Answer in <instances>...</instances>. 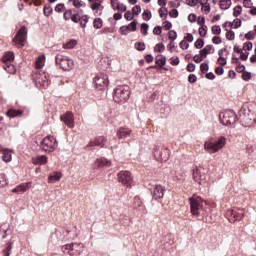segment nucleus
Listing matches in <instances>:
<instances>
[{
  "mask_svg": "<svg viewBox=\"0 0 256 256\" xmlns=\"http://www.w3.org/2000/svg\"><path fill=\"white\" fill-rule=\"evenodd\" d=\"M93 26L95 29H101V27H103V20H101V18L94 19Z\"/></svg>",
  "mask_w": 256,
  "mask_h": 256,
  "instance_id": "obj_34",
  "label": "nucleus"
},
{
  "mask_svg": "<svg viewBox=\"0 0 256 256\" xmlns=\"http://www.w3.org/2000/svg\"><path fill=\"white\" fill-rule=\"evenodd\" d=\"M63 174L59 171L54 172L48 177V183H55V181H61Z\"/></svg>",
  "mask_w": 256,
  "mask_h": 256,
  "instance_id": "obj_21",
  "label": "nucleus"
},
{
  "mask_svg": "<svg viewBox=\"0 0 256 256\" xmlns=\"http://www.w3.org/2000/svg\"><path fill=\"white\" fill-rule=\"evenodd\" d=\"M99 7H101V3H99V2H92V5H91L92 11H97V9H99Z\"/></svg>",
  "mask_w": 256,
  "mask_h": 256,
  "instance_id": "obj_59",
  "label": "nucleus"
},
{
  "mask_svg": "<svg viewBox=\"0 0 256 256\" xmlns=\"http://www.w3.org/2000/svg\"><path fill=\"white\" fill-rule=\"evenodd\" d=\"M187 71H188L189 73H193V71H195V64L189 63V64L187 65Z\"/></svg>",
  "mask_w": 256,
  "mask_h": 256,
  "instance_id": "obj_64",
  "label": "nucleus"
},
{
  "mask_svg": "<svg viewBox=\"0 0 256 256\" xmlns=\"http://www.w3.org/2000/svg\"><path fill=\"white\" fill-rule=\"evenodd\" d=\"M118 181L126 187H131V184L133 183V176H131V172L124 170L118 173Z\"/></svg>",
  "mask_w": 256,
  "mask_h": 256,
  "instance_id": "obj_11",
  "label": "nucleus"
},
{
  "mask_svg": "<svg viewBox=\"0 0 256 256\" xmlns=\"http://www.w3.org/2000/svg\"><path fill=\"white\" fill-rule=\"evenodd\" d=\"M212 33L213 35H221V26L219 25L212 26Z\"/></svg>",
  "mask_w": 256,
  "mask_h": 256,
  "instance_id": "obj_39",
  "label": "nucleus"
},
{
  "mask_svg": "<svg viewBox=\"0 0 256 256\" xmlns=\"http://www.w3.org/2000/svg\"><path fill=\"white\" fill-rule=\"evenodd\" d=\"M227 145V138L225 136H220L216 139L215 142L208 140L204 143V151L209 153V155H213L221 151L223 147Z\"/></svg>",
  "mask_w": 256,
  "mask_h": 256,
  "instance_id": "obj_2",
  "label": "nucleus"
},
{
  "mask_svg": "<svg viewBox=\"0 0 256 256\" xmlns=\"http://www.w3.org/2000/svg\"><path fill=\"white\" fill-rule=\"evenodd\" d=\"M226 33V39H228V41H233L235 39V32H233L232 30H227Z\"/></svg>",
  "mask_w": 256,
  "mask_h": 256,
  "instance_id": "obj_36",
  "label": "nucleus"
},
{
  "mask_svg": "<svg viewBox=\"0 0 256 256\" xmlns=\"http://www.w3.org/2000/svg\"><path fill=\"white\" fill-rule=\"evenodd\" d=\"M124 19H126L127 21H131L133 19V14H131V11L125 12Z\"/></svg>",
  "mask_w": 256,
  "mask_h": 256,
  "instance_id": "obj_57",
  "label": "nucleus"
},
{
  "mask_svg": "<svg viewBox=\"0 0 256 256\" xmlns=\"http://www.w3.org/2000/svg\"><path fill=\"white\" fill-rule=\"evenodd\" d=\"M4 69L7 73H10V75H15V73H17V68L13 63L4 64Z\"/></svg>",
  "mask_w": 256,
  "mask_h": 256,
  "instance_id": "obj_25",
  "label": "nucleus"
},
{
  "mask_svg": "<svg viewBox=\"0 0 256 256\" xmlns=\"http://www.w3.org/2000/svg\"><path fill=\"white\" fill-rule=\"evenodd\" d=\"M242 79H243V81H249V79H251V73L243 72L242 73Z\"/></svg>",
  "mask_w": 256,
  "mask_h": 256,
  "instance_id": "obj_55",
  "label": "nucleus"
},
{
  "mask_svg": "<svg viewBox=\"0 0 256 256\" xmlns=\"http://www.w3.org/2000/svg\"><path fill=\"white\" fill-rule=\"evenodd\" d=\"M197 23L200 27L205 26V17H198Z\"/></svg>",
  "mask_w": 256,
  "mask_h": 256,
  "instance_id": "obj_63",
  "label": "nucleus"
},
{
  "mask_svg": "<svg viewBox=\"0 0 256 256\" xmlns=\"http://www.w3.org/2000/svg\"><path fill=\"white\" fill-rule=\"evenodd\" d=\"M218 65H221V67H225L227 65V59L225 57H219L217 60Z\"/></svg>",
  "mask_w": 256,
  "mask_h": 256,
  "instance_id": "obj_45",
  "label": "nucleus"
},
{
  "mask_svg": "<svg viewBox=\"0 0 256 256\" xmlns=\"http://www.w3.org/2000/svg\"><path fill=\"white\" fill-rule=\"evenodd\" d=\"M88 22H89V16H87V15H83L79 19L80 27H82L83 29H85L87 27Z\"/></svg>",
  "mask_w": 256,
  "mask_h": 256,
  "instance_id": "obj_30",
  "label": "nucleus"
},
{
  "mask_svg": "<svg viewBox=\"0 0 256 256\" xmlns=\"http://www.w3.org/2000/svg\"><path fill=\"white\" fill-rule=\"evenodd\" d=\"M131 95V92L129 91V86L122 85L117 86L114 90V96L113 99L115 103H125L129 100V96Z\"/></svg>",
  "mask_w": 256,
  "mask_h": 256,
  "instance_id": "obj_3",
  "label": "nucleus"
},
{
  "mask_svg": "<svg viewBox=\"0 0 256 256\" xmlns=\"http://www.w3.org/2000/svg\"><path fill=\"white\" fill-rule=\"evenodd\" d=\"M77 46V40H70L63 45V49H74Z\"/></svg>",
  "mask_w": 256,
  "mask_h": 256,
  "instance_id": "obj_31",
  "label": "nucleus"
},
{
  "mask_svg": "<svg viewBox=\"0 0 256 256\" xmlns=\"http://www.w3.org/2000/svg\"><path fill=\"white\" fill-rule=\"evenodd\" d=\"M51 13H53V8L51 6L44 7V15L45 17H50Z\"/></svg>",
  "mask_w": 256,
  "mask_h": 256,
  "instance_id": "obj_40",
  "label": "nucleus"
},
{
  "mask_svg": "<svg viewBox=\"0 0 256 256\" xmlns=\"http://www.w3.org/2000/svg\"><path fill=\"white\" fill-rule=\"evenodd\" d=\"M190 209L193 217H201L206 213L205 205L207 203L199 196H193L189 198Z\"/></svg>",
  "mask_w": 256,
  "mask_h": 256,
  "instance_id": "obj_1",
  "label": "nucleus"
},
{
  "mask_svg": "<svg viewBox=\"0 0 256 256\" xmlns=\"http://www.w3.org/2000/svg\"><path fill=\"white\" fill-rule=\"evenodd\" d=\"M84 247L85 246L83 245V243L66 244L62 246V252L64 253V255L77 256L83 253Z\"/></svg>",
  "mask_w": 256,
  "mask_h": 256,
  "instance_id": "obj_4",
  "label": "nucleus"
},
{
  "mask_svg": "<svg viewBox=\"0 0 256 256\" xmlns=\"http://www.w3.org/2000/svg\"><path fill=\"white\" fill-rule=\"evenodd\" d=\"M21 115H23V110H15L11 108L7 111V117H10L11 119H15V117H19Z\"/></svg>",
  "mask_w": 256,
  "mask_h": 256,
  "instance_id": "obj_22",
  "label": "nucleus"
},
{
  "mask_svg": "<svg viewBox=\"0 0 256 256\" xmlns=\"http://www.w3.org/2000/svg\"><path fill=\"white\" fill-rule=\"evenodd\" d=\"M94 83L99 91H103L109 85V77L105 73H100L95 77Z\"/></svg>",
  "mask_w": 256,
  "mask_h": 256,
  "instance_id": "obj_10",
  "label": "nucleus"
},
{
  "mask_svg": "<svg viewBox=\"0 0 256 256\" xmlns=\"http://www.w3.org/2000/svg\"><path fill=\"white\" fill-rule=\"evenodd\" d=\"M193 179L195 181H199V168H195L192 170Z\"/></svg>",
  "mask_w": 256,
  "mask_h": 256,
  "instance_id": "obj_49",
  "label": "nucleus"
},
{
  "mask_svg": "<svg viewBox=\"0 0 256 256\" xmlns=\"http://www.w3.org/2000/svg\"><path fill=\"white\" fill-rule=\"evenodd\" d=\"M25 41H27V28L23 26L14 37L13 43L16 47H25Z\"/></svg>",
  "mask_w": 256,
  "mask_h": 256,
  "instance_id": "obj_8",
  "label": "nucleus"
},
{
  "mask_svg": "<svg viewBox=\"0 0 256 256\" xmlns=\"http://www.w3.org/2000/svg\"><path fill=\"white\" fill-rule=\"evenodd\" d=\"M2 160L5 163H9L11 161V151L7 149L2 150Z\"/></svg>",
  "mask_w": 256,
  "mask_h": 256,
  "instance_id": "obj_26",
  "label": "nucleus"
},
{
  "mask_svg": "<svg viewBox=\"0 0 256 256\" xmlns=\"http://www.w3.org/2000/svg\"><path fill=\"white\" fill-rule=\"evenodd\" d=\"M170 63H171V65H174V66L179 65V57H172L170 59Z\"/></svg>",
  "mask_w": 256,
  "mask_h": 256,
  "instance_id": "obj_60",
  "label": "nucleus"
},
{
  "mask_svg": "<svg viewBox=\"0 0 256 256\" xmlns=\"http://www.w3.org/2000/svg\"><path fill=\"white\" fill-rule=\"evenodd\" d=\"M227 215L230 217V222L235 223V221H243L245 217V209L237 208L228 210Z\"/></svg>",
  "mask_w": 256,
  "mask_h": 256,
  "instance_id": "obj_9",
  "label": "nucleus"
},
{
  "mask_svg": "<svg viewBox=\"0 0 256 256\" xmlns=\"http://www.w3.org/2000/svg\"><path fill=\"white\" fill-rule=\"evenodd\" d=\"M241 13H243V7L241 6H236L233 9V17H239V15H241Z\"/></svg>",
  "mask_w": 256,
  "mask_h": 256,
  "instance_id": "obj_32",
  "label": "nucleus"
},
{
  "mask_svg": "<svg viewBox=\"0 0 256 256\" xmlns=\"http://www.w3.org/2000/svg\"><path fill=\"white\" fill-rule=\"evenodd\" d=\"M107 143V138L104 136L96 137L94 140H91L87 147H105V144Z\"/></svg>",
  "mask_w": 256,
  "mask_h": 256,
  "instance_id": "obj_15",
  "label": "nucleus"
},
{
  "mask_svg": "<svg viewBox=\"0 0 256 256\" xmlns=\"http://www.w3.org/2000/svg\"><path fill=\"white\" fill-rule=\"evenodd\" d=\"M36 69H43L45 67V55L38 56L35 61Z\"/></svg>",
  "mask_w": 256,
  "mask_h": 256,
  "instance_id": "obj_23",
  "label": "nucleus"
},
{
  "mask_svg": "<svg viewBox=\"0 0 256 256\" xmlns=\"http://www.w3.org/2000/svg\"><path fill=\"white\" fill-rule=\"evenodd\" d=\"M231 5V0H220V9H223L224 11L230 9Z\"/></svg>",
  "mask_w": 256,
  "mask_h": 256,
  "instance_id": "obj_29",
  "label": "nucleus"
},
{
  "mask_svg": "<svg viewBox=\"0 0 256 256\" xmlns=\"http://www.w3.org/2000/svg\"><path fill=\"white\" fill-rule=\"evenodd\" d=\"M130 31H137V20H134L130 25L121 26L119 32L121 35H129Z\"/></svg>",
  "mask_w": 256,
  "mask_h": 256,
  "instance_id": "obj_14",
  "label": "nucleus"
},
{
  "mask_svg": "<svg viewBox=\"0 0 256 256\" xmlns=\"http://www.w3.org/2000/svg\"><path fill=\"white\" fill-rule=\"evenodd\" d=\"M212 43H214V45H221V43H223V40H221V37L219 36H214L212 38Z\"/></svg>",
  "mask_w": 256,
  "mask_h": 256,
  "instance_id": "obj_47",
  "label": "nucleus"
},
{
  "mask_svg": "<svg viewBox=\"0 0 256 256\" xmlns=\"http://www.w3.org/2000/svg\"><path fill=\"white\" fill-rule=\"evenodd\" d=\"M186 5H189L190 7L197 6V3H199V0H185Z\"/></svg>",
  "mask_w": 256,
  "mask_h": 256,
  "instance_id": "obj_52",
  "label": "nucleus"
},
{
  "mask_svg": "<svg viewBox=\"0 0 256 256\" xmlns=\"http://www.w3.org/2000/svg\"><path fill=\"white\" fill-rule=\"evenodd\" d=\"M220 121L222 125L229 127V125H235L237 121V115L232 110H227L220 113Z\"/></svg>",
  "mask_w": 256,
  "mask_h": 256,
  "instance_id": "obj_7",
  "label": "nucleus"
},
{
  "mask_svg": "<svg viewBox=\"0 0 256 256\" xmlns=\"http://www.w3.org/2000/svg\"><path fill=\"white\" fill-rule=\"evenodd\" d=\"M154 51L155 53H163V51H165V45L163 43L156 44Z\"/></svg>",
  "mask_w": 256,
  "mask_h": 256,
  "instance_id": "obj_33",
  "label": "nucleus"
},
{
  "mask_svg": "<svg viewBox=\"0 0 256 256\" xmlns=\"http://www.w3.org/2000/svg\"><path fill=\"white\" fill-rule=\"evenodd\" d=\"M57 147H59V143L53 136H46L40 144V148L42 151H45V153H53Z\"/></svg>",
  "mask_w": 256,
  "mask_h": 256,
  "instance_id": "obj_5",
  "label": "nucleus"
},
{
  "mask_svg": "<svg viewBox=\"0 0 256 256\" xmlns=\"http://www.w3.org/2000/svg\"><path fill=\"white\" fill-rule=\"evenodd\" d=\"M180 49H183V50L189 49V43H187V41H185V40H182L180 42Z\"/></svg>",
  "mask_w": 256,
  "mask_h": 256,
  "instance_id": "obj_56",
  "label": "nucleus"
},
{
  "mask_svg": "<svg viewBox=\"0 0 256 256\" xmlns=\"http://www.w3.org/2000/svg\"><path fill=\"white\" fill-rule=\"evenodd\" d=\"M163 27H164V29H166V31H169V29H171V27H173V25L169 21H164Z\"/></svg>",
  "mask_w": 256,
  "mask_h": 256,
  "instance_id": "obj_61",
  "label": "nucleus"
},
{
  "mask_svg": "<svg viewBox=\"0 0 256 256\" xmlns=\"http://www.w3.org/2000/svg\"><path fill=\"white\" fill-rule=\"evenodd\" d=\"M188 81L189 83H195L197 81V76H195V74H190L188 76Z\"/></svg>",
  "mask_w": 256,
  "mask_h": 256,
  "instance_id": "obj_62",
  "label": "nucleus"
},
{
  "mask_svg": "<svg viewBox=\"0 0 256 256\" xmlns=\"http://www.w3.org/2000/svg\"><path fill=\"white\" fill-rule=\"evenodd\" d=\"M164 195H165V187L161 185H156L153 191L154 199H163Z\"/></svg>",
  "mask_w": 256,
  "mask_h": 256,
  "instance_id": "obj_17",
  "label": "nucleus"
},
{
  "mask_svg": "<svg viewBox=\"0 0 256 256\" xmlns=\"http://www.w3.org/2000/svg\"><path fill=\"white\" fill-rule=\"evenodd\" d=\"M200 37L207 35V25L201 26L198 30Z\"/></svg>",
  "mask_w": 256,
  "mask_h": 256,
  "instance_id": "obj_41",
  "label": "nucleus"
},
{
  "mask_svg": "<svg viewBox=\"0 0 256 256\" xmlns=\"http://www.w3.org/2000/svg\"><path fill=\"white\" fill-rule=\"evenodd\" d=\"M56 64H58L63 71H71L75 67V62L73 59L68 56H64L63 54L56 55Z\"/></svg>",
  "mask_w": 256,
  "mask_h": 256,
  "instance_id": "obj_6",
  "label": "nucleus"
},
{
  "mask_svg": "<svg viewBox=\"0 0 256 256\" xmlns=\"http://www.w3.org/2000/svg\"><path fill=\"white\" fill-rule=\"evenodd\" d=\"M203 45H205V41H203V39L196 40V42L194 44L196 49H203Z\"/></svg>",
  "mask_w": 256,
  "mask_h": 256,
  "instance_id": "obj_43",
  "label": "nucleus"
},
{
  "mask_svg": "<svg viewBox=\"0 0 256 256\" xmlns=\"http://www.w3.org/2000/svg\"><path fill=\"white\" fill-rule=\"evenodd\" d=\"M200 71H202V73H207V71H209V64L202 63L200 66Z\"/></svg>",
  "mask_w": 256,
  "mask_h": 256,
  "instance_id": "obj_51",
  "label": "nucleus"
},
{
  "mask_svg": "<svg viewBox=\"0 0 256 256\" xmlns=\"http://www.w3.org/2000/svg\"><path fill=\"white\" fill-rule=\"evenodd\" d=\"M102 167H111V161L106 158H98L94 162V169H101Z\"/></svg>",
  "mask_w": 256,
  "mask_h": 256,
  "instance_id": "obj_16",
  "label": "nucleus"
},
{
  "mask_svg": "<svg viewBox=\"0 0 256 256\" xmlns=\"http://www.w3.org/2000/svg\"><path fill=\"white\" fill-rule=\"evenodd\" d=\"M168 38L170 41H175L177 39V32L175 30H170L168 32Z\"/></svg>",
  "mask_w": 256,
  "mask_h": 256,
  "instance_id": "obj_37",
  "label": "nucleus"
},
{
  "mask_svg": "<svg viewBox=\"0 0 256 256\" xmlns=\"http://www.w3.org/2000/svg\"><path fill=\"white\" fill-rule=\"evenodd\" d=\"M137 51H145V43L137 42L135 44Z\"/></svg>",
  "mask_w": 256,
  "mask_h": 256,
  "instance_id": "obj_48",
  "label": "nucleus"
},
{
  "mask_svg": "<svg viewBox=\"0 0 256 256\" xmlns=\"http://www.w3.org/2000/svg\"><path fill=\"white\" fill-rule=\"evenodd\" d=\"M117 137L118 139H127V137H129V135H131V130H129L128 128H120L117 131Z\"/></svg>",
  "mask_w": 256,
  "mask_h": 256,
  "instance_id": "obj_20",
  "label": "nucleus"
},
{
  "mask_svg": "<svg viewBox=\"0 0 256 256\" xmlns=\"http://www.w3.org/2000/svg\"><path fill=\"white\" fill-rule=\"evenodd\" d=\"M241 122L244 123L246 126L253 125V122L255 121V114L251 112L250 110L243 112L240 114Z\"/></svg>",
  "mask_w": 256,
  "mask_h": 256,
  "instance_id": "obj_12",
  "label": "nucleus"
},
{
  "mask_svg": "<svg viewBox=\"0 0 256 256\" xmlns=\"http://www.w3.org/2000/svg\"><path fill=\"white\" fill-rule=\"evenodd\" d=\"M29 189V184H20L16 188L12 189V193H25Z\"/></svg>",
  "mask_w": 256,
  "mask_h": 256,
  "instance_id": "obj_24",
  "label": "nucleus"
},
{
  "mask_svg": "<svg viewBox=\"0 0 256 256\" xmlns=\"http://www.w3.org/2000/svg\"><path fill=\"white\" fill-rule=\"evenodd\" d=\"M61 121L67 125V127H70V129H73L75 127V120L73 116V112H66L61 116Z\"/></svg>",
  "mask_w": 256,
  "mask_h": 256,
  "instance_id": "obj_13",
  "label": "nucleus"
},
{
  "mask_svg": "<svg viewBox=\"0 0 256 256\" xmlns=\"http://www.w3.org/2000/svg\"><path fill=\"white\" fill-rule=\"evenodd\" d=\"M147 31H149V24L142 23L141 24V33H142V35L146 36L147 35Z\"/></svg>",
  "mask_w": 256,
  "mask_h": 256,
  "instance_id": "obj_38",
  "label": "nucleus"
},
{
  "mask_svg": "<svg viewBox=\"0 0 256 256\" xmlns=\"http://www.w3.org/2000/svg\"><path fill=\"white\" fill-rule=\"evenodd\" d=\"M245 39H247L248 41L255 39V33L248 32L247 34H245Z\"/></svg>",
  "mask_w": 256,
  "mask_h": 256,
  "instance_id": "obj_58",
  "label": "nucleus"
},
{
  "mask_svg": "<svg viewBox=\"0 0 256 256\" xmlns=\"http://www.w3.org/2000/svg\"><path fill=\"white\" fill-rule=\"evenodd\" d=\"M2 61H3L4 65L13 63V61H15V54H13V52L4 53V55L2 57Z\"/></svg>",
  "mask_w": 256,
  "mask_h": 256,
  "instance_id": "obj_19",
  "label": "nucleus"
},
{
  "mask_svg": "<svg viewBox=\"0 0 256 256\" xmlns=\"http://www.w3.org/2000/svg\"><path fill=\"white\" fill-rule=\"evenodd\" d=\"M253 49V43L251 42H246L243 45V50L244 51H251Z\"/></svg>",
  "mask_w": 256,
  "mask_h": 256,
  "instance_id": "obj_46",
  "label": "nucleus"
},
{
  "mask_svg": "<svg viewBox=\"0 0 256 256\" xmlns=\"http://www.w3.org/2000/svg\"><path fill=\"white\" fill-rule=\"evenodd\" d=\"M155 60L156 64L159 65V67H164L165 63H167V58L163 55H157Z\"/></svg>",
  "mask_w": 256,
  "mask_h": 256,
  "instance_id": "obj_28",
  "label": "nucleus"
},
{
  "mask_svg": "<svg viewBox=\"0 0 256 256\" xmlns=\"http://www.w3.org/2000/svg\"><path fill=\"white\" fill-rule=\"evenodd\" d=\"M142 17L144 19V21H149V19H151V11L146 10L143 12Z\"/></svg>",
  "mask_w": 256,
  "mask_h": 256,
  "instance_id": "obj_44",
  "label": "nucleus"
},
{
  "mask_svg": "<svg viewBox=\"0 0 256 256\" xmlns=\"http://www.w3.org/2000/svg\"><path fill=\"white\" fill-rule=\"evenodd\" d=\"M73 1V5L74 7H76V9H81V7H85V2L81 1V0H72Z\"/></svg>",
  "mask_w": 256,
  "mask_h": 256,
  "instance_id": "obj_35",
  "label": "nucleus"
},
{
  "mask_svg": "<svg viewBox=\"0 0 256 256\" xmlns=\"http://www.w3.org/2000/svg\"><path fill=\"white\" fill-rule=\"evenodd\" d=\"M116 11H120L121 13H125V11H127V6H125V4L118 3L117 6H116Z\"/></svg>",
  "mask_w": 256,
  "mask_h": 256,
  "instance_id": "obj_42",
  "label": "nucleus"
},
{
  "mask_svg": "<svg viewBox=\"0 0 256 256\" xmlns=\"http://www.w3.org/2000/svg\"><path fill=\"white\" fill-rule=\"evenodd\" d=\"M48 158L45 155L32 157V163L34 165H47Z\"/></svg>",
  "mask_w": 256,
  "mask_h": 256,
  "instance_id": "obj_18",
  "label": "nucleus"
},
{
  "mask_svg": "<svg viewBox=\"0 0 256 256\" xmlns=\"http://www.w3.org/2000/svg\"><path fill=\"white\" fill-rule=\"evenodd\" d=\"M139 13H141V6L136 5L132 8V14L133 15H139Z\"/></svg>",
  "mask_w": 256,
  "mask_h": 256,
  "instance_id": "obj_50",
  "label": "nucleus"
},
{
  "mask_svg": "<svg viewBox=\"0 0 256 256\" xmlns=\"http://www.w3.org/2000/svg\"><path fill=\"white\" fill-rule=\"evenodd\" d=\"M161 33H163V30H162L161 26L154 27V29H153V34L154 35H161Z\"/></svg>",
  "mask_w": 256,
  "mask_h": 256,
  "instance_id": "obj_53",
  "label": "nucleus"
},
{
  "mask_svg": "<svg viewBox=\"0 0 256 256\" xmlns=\"http://www.w3.org/2000/svg\"><path fill=\"white\" fill-rule=\"evenodd\" d=\"M237 73H245V65L239 63L238 66L236 67Z\"/></svg>",
  "mask_w": 256,
  "mask_h": 256,
  "instance_id": "obj_54",
  "label": "nucleus"
},
{
  "mask_svg": "<svg viewBox=\"0 0 256 256\" xmlns=\"http://www.w3.org/2000/svg\"><path fill=\"white\" fill-rule=\"evenodd\" d=\"M211 51H213V45H207L205 46V48H203L202 50H200V55L201 57H207V55H209V53H211Z\"/></svg>",
  "mask_w": 256,
  "mask_h": 256,
  "instance_id": "obj_27",
  "label": "nucleus"
}]
</instances>
